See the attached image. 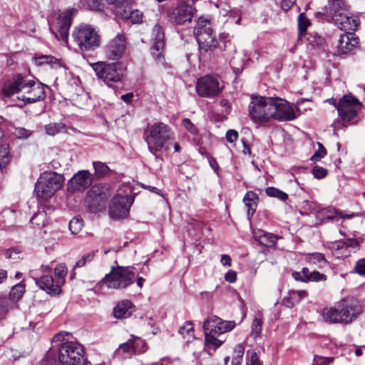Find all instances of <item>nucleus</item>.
<instances>
[{
    "label": "nucleus",
    "mask_w": 365,
    "mask_h": 365,
    "mask_svg": "<svg viewBox=\"0 0 365 365\" xmlns=\"http://www.w3.org/2000/svg\"><path fill=\"white\" fill-rule=\"evenodd\" d=\"M53 349L48 351L44 362L46 365H87L83 346L78 342L63 339L61 333L52 340Z\"/></svg>",
    "instance_id": "1"
},
{
    "label": "nucleus",
    "mask_w": 365,
    "mask_h": 365,
    "mask_svg": "<svg viewBox=\"0 0 365 365\" xmlns=\"http://www.w3.org/2000/svg\"><path fill=\"white\" fill-rule=\"evenodd\" d=\"M2 93L6 97L21 93L19 99L31 104L43 101L46 98L45 86L39 82L29 79L21 74H17L6 81L2 88Z\"/></svg>",
    "instance_id": "2"
},
{
    "label": "nucleus",
    "mask_w": 365,
    "mask_h": 365,
    "mask_svg": "<svg viewBox=\"0 0 365 365\" xmlns=\"http://www.w3.org/2000/svg\"><path fill=\"white\" fill-rule=\"evenodd\" d=\"M174 139L172 128L163 122L148 125L144 131V140L148 144V150L156 160L159 159L158 152L168 151Z\"/></svg>",
    "instance_id": "3"
},
{
    "label": "nucleus",
    "mask_w": 365,
    "mask_h": 365,
    "mask_svg": "<svg viewBox=\"0 0 365 365\" xmlns=\"http://www.w3.org/2000/svg\"><path fill=\"white\" fill-rule=\"evenodd\" d=\"M362 313L359 302L354 298L341 300L334 307H325L322 317L331 324H351Z\"/></svg>",
    "instance_id": "4"
},
{
    "label": "nucleus",
    "mask_w": 365,
    "mask_h": 365,
    "mask_svg": "<svg viewBox=\"0 0 365 365\" xmlns=\"http://www.w3.org/2000/svg\"><path fill=\"white\" fill-rule=\"evenodd\" d=\"M194 35L199 46L200 54L212 53L217 56L218 51L223 49V42L216 38L211 23L206 19H198L194 29Z\"/></svg>",
    "instance_id": "5"
},
{
    "label": "nucleus",
    "mask_w": 365,
    "mask_h": 365,
    "mask_svg": "<svg viewBox=\"0 0 365 365\" xmlns=\"http://www.w3.org/2000/svg\"><path fill=\"white\" fill-rule=\"evenodd\" d=\"M249 115L255 123L267 125L274 118V97L252 95Z\"/></svg>",
    "instance_id": "6"
},
{
    "label": "nucleus",
    "mask_w": 365,
    "mask_h": 365,
    "mask_svg": "<svg viewBox=\"0 0 365 365\" xmlns=\"http://www.w3.org/2000/svg\"><path fill=\"white\" fill-rule=\"evenodd\" d=\"M72 38L82 52L93 51L100 46L101 37L89 24H82L74 28Z\"/></svg>",
    "instance_id": "7"
},
{
    "label": "nucleus",
    "mask_w": 365,
    "mask_h": 365,
    "mask_svg": "<svg viewBox=\"0 0 365 365\" xmlns=\"http://www.w3.org/2000/svg\"><path fill=\"white\" fill-rule=\"evenodd\" d=\"M132 267H112L110 272L106 274L102 282L108 288L125 289L135 282V274Z\"/></svg>",
    "instance_id": "8"
},
{
    "label": "nucleus",
    "mask_w": 365,
    "mask_h": 365,
    "mask_svg": "<svg viewBox=\"0 0 365 365\" xmlns=\"http://www.w3.org/2000/svg\"><path fill=\"white\" fill-rule=\"evenodd\" d=\"M64 177L53 171H46L41 174L35 185V192L39 197H51L59 190L63 182Z\"/></svg>",
    "instance_id": "9"
},
{
    "label": "nucleus",
    "mask_w": 365,
    "mask_h": 365,
    "mask_svg": "<svg viewBox=\"0 0 365 365\" xmlns=\"http://www.w3.org/2000/svg\"><path fill=\"white\" fill-rule=\"evenodd\" d=\"M96 76L106 85L120 82L123 78V69L120 62L107 63L98 61L91 64Z\"/></svg>",
    "instance_id": "10"
},
{
    "label": "nucleus",
    "mask_w": 365,
    "mask_h": 365,
    "mask_svg": "<svg viewBox=\"0 0 365 365\" xmlns=\"http://www.w3.org/2000/svg\"><path fill=\"white\" fill-rule=\"evenodd\" d=\"M191 1L192 3H189L182 0L176 6L170 8L167 13L169 20L178 25L190 23L196 12V9L194 6L195 0H191Z\"/></svg>",
    "instance_id": "11"
},
{
    "label": "nucleus",
    "mask_w": 365,
    "mask_h": 365,
    "mask_svg": "<svg viewBox=\"0 0 365 365\" xmlns=\"http://www.w3.org/2000/svg\"><path fill=\"white\" fill-rule=\"evenodd\" d=\"M220 39L223 42L222 56L229 61L235 74L238 76L244 69L245 60L241 54H236L235 46L229 38L228 34L221 33Z\"/></svg>",
    "instance_id": "12"
},
{
    "label": "nucleus",
    "mask_w": 365,
    "mask_h": 365,
    "mask_svg": "<svg viewBox=\"0 0 365 365\" xmlns=\"http://www.w3.org/2000/svg\"><path fill=\"white\" fill-rule=\"evenodd\" d=\"M360 108L361 103L359 100L352 95L344 96L337 103L339 116L343 121L353 124L358 121V112Z\"/></svg>",
    "instance_id": "13"
},
{
    "label": "nucleus",
    "mask_w": 365,
    "mask_h": 365,
    "mask_svg": "<svg viewBox=\"0 0 365 365\" xmlns=\"http://www.w3.org/2000/svg\"><path fill=\"white\" fill-rule=\"evenodd\" d=\"M150 53L154 61L163 65L165 63V33L163 27L156 24L152 31L150 38Z\"/></svg>",
    "instance_id": "14"
},
{
    "label": "nucleus",
    "mask_w": 365,
    "mask_h": 365,
    "mask_svg": "<svg viewBox=\"0 0 365 365\" xmlns=\"http://www.w3.org/2000/svg\"><path fill=\"white\" fill-rule=\"evenodd\" d=\"M134 196L126 194L115 195L109 207L110 216L113 219H123L128 216L130 208L133 203Z\"/></svg>",
    "instance_id": "15"
},
{
    "label": "nucleus",
    "mask_w": 365,
    "mask_h": 365,
    "mask_svg": "<svg viewBox=\"0 0 365 365\" xmlns=\"http://www.w3.org/2000/svg\"><path fill=\"white\" fill-rule=\"evenodd\" d=\"M220 318L212 316L203 323L206 348L212 349L213 351L223 343L222 340L217 338L219 336L218 327L220 325Z\"/></svg>",
    "instance_id": "16"
},
{
    "label": "nucleus",
    "mask_w": 365,
    "mask_h": 365,
    "mask_svg": "<svg viewBox=\"0 0 365 365\" xmlns=\"http://www.w3.org/2000/svg\"><path fill=\"white\" fill-rule=\"evenodd\" d=\"M217 78L212 76H205L200 78L196 83L197 93L204 98L217 96L222 91Z\"/></svg>",
    "instance_id": "17"
},
{
    "label": "nucleus",
    "mask_w": 365,
    "mask_h": 365,
    "mask_svg": "<svg viewBox=\"0 0 365 365\" xmlns=\"http://www.w3.org/2000/svg\"><path fill=\"white\" fill-rule=\"evenodd\" d=\"M108 4L111 5V9L113 14L122 19H130L134 23H138L142 21L143 15L142 14H138L137 12L133 11L130 8V4L133 0H106Z\"/></svg>",
    "instance_id": "18"
},
{
    "label": "nucleus",
    "mask_w": 365,
    "mask_h": 365,
    "mask_svg": "<svg viewBox=\"0 0 365 365\" xmlns=\"http://www.w3.org/2000/svg\"><path fill=\"white\" fill-rule=\"evenodd\" d=\"M93 181V176L88 170H80L69 180L68 190L72 192L83 191L91 185Z\"/></svg>",
    "instance_id": "19"
},
{
    "label": "nucleus",
    "mask_w": 365,
    "mask_h": 365,
    "mask_svg": "<svg viewBox=\"0 0 365 365\" xmlns=\"http://www.w3.org/2000/svg\"><path fill=\"white\" fill-rule=\"evenodd\" d=\"M107 200L106 194L98 187H93L87 194L86 204L91 212L96 213L104 208Z\"/></svg>",
    "instance_id": "20"
},
{
    "label": "nucleus",
    "mask_w": 365,
    "mask_h": 365,
    "mask_svg": "<svg viewBox=\"0 0 365 365\" xmlns=\"http://www.w3.org/2000/svg\"><path fill=\"white\" fill-rule=\"evenodd\" d=\"M126 48L125 38L123 34H118L105 47V55L108 59H120Z\"/></svg>",
    "instance_id": "21"
},
{
    "label": "nucleus",
    "mask_w": 365,
    "mask_h": 365,
    "mask_svg": "<svg viewBox=\"0 0 365 365\" xmlns=\"http://www.w3.org/2000/svg\"><path fill=\"white\" fill-rule=\"evenodd\" d=\"M73 9L67 10L66 12L59 15L57 20V32L50 28V31L58 40H62L67 42L68 39L69 29L72 24V12Z\"/></svg>",
    "instance_id": "22"
},
{
    "label": "nucleus",
    "mask_w": 365,
    "mask_h": 365,
    "mask_svg": "<svg viewBox=\"0 0 365 365\" xmlns=\"http://www.w3.org/2000/svg\"><path fill=\"white\" fill-rule=\"evenodd\" d=\"M296 118L292 106L287 101L275 97V120L291 121Z\"/></svg>",
    "instance_id": "23"
},
{
    "label": "nucleus",
    "mask_w": 365,
    "mask_h": 365,
    "mask_svg": "<svg viewBox=\"0 0 365 365\" xmlns=\"http://www.w3.org/2000/svg\"><path fill=\"white\" fill-rule=\"evenodd\" d=\"M346 34H341L336 45V55H344L351 52L359 43V39L354 36V34L349 31H346Z\"/></svg>",
    "instance_id": "24"
},
{
    "label": "nucleus",
    "mask_w": 365,
    "mask_h": 365,
    "mask_svg": "<svg viewBox=\"0 0 365 365\" xmlns=\"http://www.w3.org/2000/svg\"><path fill=\"white\" fill-rule=\"evenodd\" d=\"M331 17L334 24L341 31H356L358 27V21L347 16L344 11L332 14Z\"/></svg>",
    "instance_id": "25"
},
{
    "label": "nucleus",
    "mask_w": 365,
    "mask_h": 365,
    "mask_svg": "<svg viewBox=\"0 0 365 365\" xmlns=\"http://www.w3.org/2000/svg\"><path fill=\"white\" fill-rule=\"evenodd\" d=\"M36 284L46 293L50 294H58L61 292L60 282L54 283L51 275L46 274L41 277H33Z\"/></svg>",
    "instance_id": "26"
},
{
    "label": "nucleus",
    "mask_w": 365,
    "mask_h": 365,
    "mask_svg": "<svg viewBox=\"0 0 365 365\" xmlns=\"http://www.w3.org/2000/svg\"><path fill=\"white\" fill-rule=\"evenodd\" d=\"M307 296L308 293L305 290H289L287 296L283 298L282 303L287 307L291 308Z\"/></svg>",
    "instance_id": "27"
},
{
    "label": "nucleus",
    "mask_w": 365,
    "mask_h": 365,
    "mask_svg": "<svg viewBox=\"0 0 365 365\" xmlns=\"http://www.w3.org/2000/svg\"><path fill=\"white\" fill-rule=\"evenodd\" d=\"M133 304L130 300L124 299L119 302L113 308V315L116 319H125L130 315V309Z\"/></svg>",
    "instance_id": "28"
},
{
    "label": "nucleus",
    "mask_w": 365,
    "mask_h": 365,
    "mask_svg": "<svg viewBox=\"0 0 365 365\" xmlns=\"http://www.w3.org/2000/svg\"><path fill=\"white\" fill-rule=\"evenodd\" d=\"M257 195L252 191H248L243 198V202L247 207V215L249 220L256 210Z\"/></svg>",
    "instance_id": "29"
},
{
    "label": "nucleus",
    "mask_w": 365,
    "mask_h": 365,
    "mask_svg": "<svg viewBox=\"0 0 365 365\" xmlns=\"http://www.w3.org/2000/svg\"><path fill=\"white\" fill-rule=\"evenodd\" d=\"M359 242L353 238H346L337 242V249L342 250L345 252L343 254L348 255L352 250L355 252L359 250Z\"/></svg>",
    "instance_id": "30"
},
{
    "label": "nucleus",
    "mask_w": 365,
    "mask_h": 365,
    "mask_svg": "<svg viewBox=\"0 0 365 365\" xmlns=\"http://www.w3.org/2000/svg\"><path fill=\"white\" fill-rule=\"evenodd\" d=\"M306 262L318 268H322L327 265L328 261L324 254L320 252L308 253L305 255Z\"/></svg>",
    "instance_id": "31"
},
{
    "label": "nucleus",
    "mask_w": 365,
    "mask_h": 365,
    "mask_svg": "<svg viewBox=\"0 0 365 365\" xmlns=\"http://www.w3.org/2000/svg\"><path fill=\"white\" fill-rule=\"evenodd\" d=\"M115 354L123 359L130 358L132 356L135 355L131 337L127 341L120 344Z\"/></svg>",
    "instance_id": "32"
},
{
    "label": "nucleus",
    "mask_w": 365,
    "mask_h": 365,
    "mask_svg": "<svg viewBox=\"0 0 365 365\" xmlns=\"http://www.w3.org/2000/svg\"><path fill=\"white\" fill-rule=\"evenodd\" d=\"M255 237L265 247L274 246V235L272 233L265 232L263 230H257V232L255 233Z\"/></svg>",
    "instance_id": "33"
},
{
    "label": "nucleus",
    "mask_w": 365,
    "mask_h": 365,
    "mask_svg": "<svg viewBox=\"0 0 365 365\" xmlns=\"http://www.w3.org/2000/svg\"><path fill=\"white\" fill-rule=\"evenodd\" d=\"M311 26L310 20L307 18L304 13H302L298 16V37L301 39L303 36H306L307 28Z\"/></svg>",
    "instance_id": "34"
},
{
    "label": "nucleus",
    "mask_w": 365,
    "mask_h": 365,
    "mask_svg": "<svg viewBox=\"0 0 365 365\" xmlns=\"http://www.w3.org/2000/svg\"><path fill=\"white\" fill-rule=\"evenodd\" d=\"M135 354H140L145 352L148 349V345L145 341L139 336L133 334L130 335Z\"/></svg>",
    "instance_id": "35"
},
{
    "label": "nucleus",
    "mask_w": 365,
    "mask_h": 365,
    "mask_svg": "<svg viewBox=\"0 0 365 365\" xmlns=\"http://www.w3.org/2000/svg\"><path fill=\"white\" fill-rule=\"evenodd\" d=\"M10 160L9 145L6 143L0 145V169L6 168Z\"/></svg>",
    "instance_id": "36"
},
{
    "label": "nucleus",
    "mask_w": 365,
    "mask_h": 365,
    "mask_svg": "<svg viewBox=\"0 0 365 365\" xmlns=\"http://www.w3.org/2000/svg\"><path fill=\"white\" fill-rule=\"evenodd\" d=\"M262 319L261 317V314L258 313L255 315L251 327V333L250 336L254 339H256L259 336L262 331Z\"/></svg>",
    "instance_id": "37"
},
{
    "label": "nucleus",
    "mask_w": 365,
    "mask_h": 365,
    "mask_svg": "<svg viewBox=\"0 0 365 365\" xmlns=\"http://www.w3.org/2000/svg\"><path fill=\"white\" fill-rule=\"evenodd\" d=\"M306 36L309 44L312 45L314 47H317L318 48H323L325 43V40L317 33L310 32L308 33Z\"/></svg>",
    "instance_id": "38"
},
{
    "label": "nucleus",
    "mask_w": 365,
    "mask_h": 365,
    "mask_svg": "<svg viewBox=\"0 0 365 365\" xmlns=\"http://www.w3.org/2000/svg\"><path fill=\"white\" fill-rule=\"evenodd\" d=\"M95 173L98 178L108 175L111 173L110 168L105 163L100 161H94L93 163Z\"/></svg>",
    "instance_id": "39"
},
{
    "label": "nucleus",
    "mask_w": 365,
    "mask_h": 365,
    "mask_svg": "<svg viewBox=\"0 0 365 365\" xmlns=\"http://www.w3.org/2000/svg\"><path fill=\"white\" fill-rule=\"evenodd\" d=\"M24 292L25 284L23 282H21L11 288L9 292V298L12 300L17 301L22 297Z\"/></svg>",
    "instance_id": "40"
},
{
    "label": "nucleus",
    "mask_w": 365,
    "mask_h": 365,
    "mask_svg": "<svg viewBox=\"0 0 365 365\" xmlns=\"http://www.w3.org/2000/svg\"><path fill=\"white\" fill-rule=\"evenodd\" d=\"M327 279L326 274L321 273L318 271H312L310 272L308 269V272L307 274V279H304V283H308L310 282H324Z\"/></svg>",
    "instance_id": "41"
},
{
    "label": "nucleus",
    "mask_w": 365,
    "mask_h": 365,
    "mask_svg": "<svg viewBox=\"0 0 365 365\" xmlns=\"http://www.w3.org/2000/svg\"><path fill=\"white\" fill-rule=\"evenodd\" d=\"M245 352V348L241 344H237L234 349L235 355L232 356L231 365H242V360Z\"/></svg>",
    "instance_id": "42"
},
{
    "label": "nucleus",
    "mask_w": 365,
    "mask_h": 365,
    "mask_svg": "<svg viewBox=\"0 0 365 365\" xmlns=\"http://www.w3.org/2000/svg\"><path fill=\"white\" fill-rule=\"evenodd\" d=\"M64 129V125L61 123H51L45 125L46 133L49 135H55Z\"/></svg>",
    "instance_id": "43"
},
{
    "label": "nucleus",
    "mask_w": 365,
    "mask_h": 365,
    "mask_svg": "<svg viewBox=\"0 0 365 365\" xmlns=\"http://www.w3.org/2000/svg\"><path fill=\"white\" fill-rule=\"evenodd\" d=\"M54 274L57 277L56 282H60V286H61L67 274L66 266L64 264H58L54 269Z\"/></svg>",
    "instance_id": "44"
},
{
    "label": "nucleus",
    "mask_w": 365,
    "mask_h": 365,
    "mask_svg": "<svg viewBox=\"0 0 365 365\" xmlns=\"http://www.w3.org/2000/svg\"><path fill=\"white\" fill-rule=\"evenodd\" d=\"M83 223L82 219L77 217H73L69 222V230L72 234H78L83 228Z\"/></svg>",
    "instance_id": "45"
},
{
    "label": "nucleus",
    "mask_w": 365,
    "mask_h": 365,
    "mask_svg": "<svg viewBox=\"0 0 365 365\" xmlns=\"http://www.w3.org/2000/svg\"><path fill=\"white\" fill-rule=\"evenodd\" d=\"M182 125L185 128V129L194 135L195 137H197L199 135L198 130L195 124L192 123L190 119L184 118L182 120Z\"/></svg>",
    "instance_id": "46"
},
{
    "label": "nucleus",
    "mask_w": 365,
    "mask_h": 365,
    "mask_svg": "<svg viewBox=\"0 0 365 365\" xmlns=\"http://www.w3.org/2000/svg\"><path fill=\"white\" fill-rule=\"evenodd\" d=\"M330 8V14H336L344 11L343 7L344 6L343 0H330L329 1Z\"/></svg>",
    "instance_id": "47"
},
{
    "label": "nucleus",
    "mask_w": 365,
    "mask_h": 365,
    "mask_svg": "<svg viewBox=\"0 0 365 365\" xmlns=\"http://www.w3.org/2000/svg\"><path fill=\"white\" fill-rule=\"evenodd\" d=\"M33 133V131L22 127H17L14 129V135L18 139H27Z\"/></svg>",
    "instance_id": "48"
},
{
    "label": "nucleus",
    "mask_w": 365,
    "mask_h": 365,
    "mask_svg": "<svg viewBox=\"0 0 365 365\" xmlns=\"http://www.w3.org/2000/svg\"><path fill=\"white\" fill-rule=\"evenodd\" d=\"M235 327V323L233 321H223L221 319L220 325L218 327L219 336L223 333L230 331Z\"/></svg>",
    "instance_id": "49"
},
{
    "label": "nucleus",
    "mask_w": 365,
    "mask_h": 365,
    "mask_svg": "<svg viewBox=\"0 0 365 365\" xmlns=\"http://www.w3.org/2000/svg\"><path fill=\"white\" fill-rule=\"evenodd\" d=\"M94 255V252H88L87 254H85L78 261L76 262L74 268L84 267L86 264V263L91 262L93 259Z\"/></svg>",
    "instance_id": "50"
},
{
    "label": "nucleus",
    "mask_w": 365,
    "mask_h": 365,
    "mask_svg": "<svg viewBox=\"0 0 365 365\" xmlns=\"http://www.w3.org/2000/svg\"><path fill=\"white\" fill-rule=\"evenodd\" d=\"M35 61L37 65L41 66L43 64H55L58 59L52 56H41L36 58Z\"/></svg>",
    "instance_id": "51"
},
{
    "label": "nucleus",
    "mask_w": 365,
    "mask_h": 365,
    "mask_svg": "<svg viewBox=\"0 0 365 365\" xmlns=\"http://www.w3.org/2000/svg\"><path fill=\"white\" fill-rule=\"evenodd\" d=\"M318 150L315 151L312 156L311 160L317 162L323 158L327 155V150L321 143H317Z\"/></svg>",
    "instance_id": "52"
},
{
    "label": "nucleus",
    "mask_w": 365,
    "mask_h": 365,
    "mask_svg": "<svg viewBox=\"0 0 365 365\" xmlns=\"http://www.w3.org/2000/svg\"><path fill=\"white\" fill-rule=\"evenodd\" d=\"M314 177L317 179H322L328 175V170L326 168L316 165L312 171Z\"/></svg>",
    "instance_id": "53"
},
{
    "label": "nucleus",
    "mask_w": 365,
    "mask_h": 365,
    "mask_svg": "<svg viewBox=\"0 0 365 365\" xmlns=\"http://www.w3.org/2000/svg\"><path fill=\"white\" fill-rule=\"evenodd\" d=\"M307 272L308 268L303 267L301 272L293 271L292 273V276L295 280L304 283V279H307Z\"/></svg>",
    "instance_id": "54"
},
{
    "label": "nucleus",
    "mask_w": 365,
    "mask_h": 365,
    "mask_svg": "<svg viewBox=\"0 0 365 365\" xmlns=\"http://www.w3.org/2000/svg\"><path fill=\"white\" fill-rule=\"evenodd\" d=\"M179 333L181 335H185V334H187L189 336H192L194 333V327L192 323L190 321L186 322L184 326L180 327Z\"/></svg>",
    "instance_id": "55"
},
{
    "label": "nucleus",
    "mask_w": 365,
    "mask_h": 365,
    "mask_svg": "<svg viewBox=\"0 0 365 365\" xmlns=\"http://www.w3.org/2000/svg\"><path fill=\"white\" fill-rule=\"evenodd\" d=\"M334 358L331 357L315 356L313 359L312 365H328L331 364Z\"/></svg>",
    "instance_id": "56"
},
{
    "label": "nucleus",
    "mask_w": 365,
    "mask_h": 365,
    "mask_svg": "<svg viewBox=\"0 0 365 365\" xmlns=\"http://www.w3.org/2000/svg\"><path fill=\"white\" fill-rule=\"evenodd\" d=\"M45 217L46 215L44 213H36L32 216L30 222L34 225L41 226L43 225Z\"/></svg>",
    "instance_id": "57"
},
{
    "label": "nucleus",
    "mask_w": 365,
    "mask_h": 365,
    "mask_svg": "<svg viewBox=\"0 0 365 365\" xmlns=\"http://www.w3.org/2000/svg\"><path fill=\"white\" fill-rule=\"evenodd\" d=\"M354 271L359 275H365V258L360 259L356 262Z\"/></svg>",
    "instance_id": "58"
},
{
    "label": "nucleus",
    "mask_w": 365,
    "mask_h": 365,
    "mask_svg": "<svg viewBox=\"0 0 365 365\" xmlns=\"http://www.w3.org/2000/svg\"><path fill=\"white\" fill-rule=\"evenodd\" d=\"M238 138V133L235 130H229L226 133V140L229 143H234Z\"/></svg>",
    "instance_id": "59"
},
{
    "label": "nucleus",
    "mask_w": 365,
    "mask_h": 365,
    "mask_svg": "<svg viewBox=\"0 0 365 365\" xmlns=\"http://www.w3.org/2000/svg\"><path fill=\"white\" fill-rule=\"evenodd\" d=\"M19 254V252L17 251L15 248H11L6 251L5 257L6 258L8 259H16L19 258V257L18 256Z\"/></svg>",
    "instance_id": "60"
},
{
    "label": "nucleus",
    "mask_w": 365,
    "mask_h": 365,
    "mask_svg": "<svg viewBox=\"0 0 365 365\" xmlns=\"http://www.w3.org/2000/svg\"><path fill=\"white\" fill-rule=\"evenodd\" d=\"M275 198L286 202L287 200H288V195L281 190L275 187Z\"/></svg>",
    "instance_id": "61"
},
{
    "label": "nucleus",
    "mask_w": 365,
    "mask_h": 365,
    "mask_svg": "<svg viewBox=\"0 0 365 365\" xmlns=\"http://www.w3.org/2000/svg\"><path fill=\"white\" fill-rule=\"evenodd\" d=\"M208 162H209L210 166L212 168L214 172L218 175H219V173H218L219 166H218L217 160L213 157L209 156Z\"/></svg>",
    "instance_id": "62"
},
{
    "label": "nucleus",
    "mask_w": 365,
    "mask_h": 365,
    "mask_svg": "<svg viewBox=\"0 0 365 365\" xmlns=\"http://www.w3.org/2000/svg\"><path fill=\"white\" fill-rule=\"evenodd\" d=\"M225 278L226 281L230 283L235 282L236 280V272L235 271L230 270L225 274Z\"/></svg>",
    "instance_id": "63"
},
{
    "label": "nucleus",
    "mask_w": 365,
    "mask_h": 365,
    "mask_svg": "<svg viewBox=\"0 0 365 365\" xmlns=\"http://www.w3.org/2000/svg\"><path fill=\"white\" fill-rule=\"evenodd\" d=\"M294 0H282L281 6L284 11H288L294 4Z\"/></svg>",
    "instance_id": "64"
}]
</instances>
